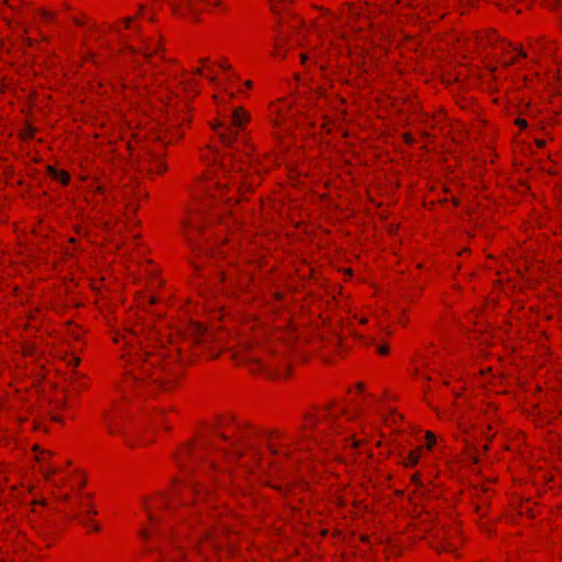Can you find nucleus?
Returning <instances> with one entry per match:
<instances>
[{
  "label": "nucleus",
  "mask_w": 562,
  "mask_h": 562,
  "mask_svg": "<svg viewBox=\"0 0 562 562\" xmlns=\"http://www.w3.org/2000/svg\"><path fill=\"white\" fill-rule=\"evenodd\" d=\"M249 114L241 108H237L234 110L232 115V126H225L222 123H218L216 126H213L214 130L221 128L218 132V136L221 137L222 142L229 147L236 137L235 132L233 131V127L241 128L243 125L248 122Z\"/></svg>",
  "instance_id": "nucleus-1"
},
{
  "label": "nucleus",
  "mask_w": 562,
  "mask_h": 562,
  "mask_svg": "<svg viewBox=\"0 0 562 562\" xmlns=\"http://www.w3.org/2000/svg\"><path fill=\"white\" fill-rule=\"evenodd\" d=\"M50 176L55 180L61 182L63 184H67L68 181H69V175L67 172L63 171V170H57V169L52 168L50 169Z\"/></svg>",
  "instance_id": "nucleus-2"
},
{
  "label": "nucleus",
  "mask_w": 562,
  "mask_h": 562,
  "mask_svg": "<svg viewBox=\"0 0 562 562\" xmlns=\"http://www.w3.org/2000/svg\"><path fill=\"white\" fill-rule=\"evenodd\" d=\"M420 458V452L419 450H413L411 451L407 457H406V460H405V464L406 465H415L417 464L418 460Z\"/></svg>",
  "instance_id": "nucleus-3"
},
{
  "label": "nucleus",
  "mask_w": 562,
  "mask_h": 562,
  "mask_svg": "<svg viewBox=\"0 0 562 562\" xmlns=\"http://www.w3.org/2000/svg\"><path fill=\"white\" fill-rule=\"evenodd\" d=\"M122 340L124 341L125 345L131 346V347H135V345L139 342L138 338L136 337V335L134 333H130V334L122 336Z\"/></svg>",
  "instance_id": "nucleus-4"
},
{
  "label": "nucleus",
  "mask_w": 562,
  "mask_h": 562,
  "mask_svg": "<svg viewBox=\"0 0 562 562\" xmlns=\"http://www.w3.org/2000/svg\"><path fill=\"white\" fill-rule=\"evenodd\" d=\"M335 403H330L327 408H326V413L324 415V419L326 422H328L329 424H331L335 419V415L333 413H330V409L334 407Z\"/></svg>",
  "instance_id": "nucleus-5"
},
{
  "label": "nucleus",
  "mask_w": 562,
  "mask_h": 562,
  "mask_svg": "<svg viewBox=\"0 0 562 562\" xmlns=\"http://www.w3.org/2000/svg\"><path fill=\"white\" fill-rule=\"evenodd\" d=\"M56 472H58V469H57V468H53V467H49V468H45V467H43V468H42V473L44 474V476H45L47 480H49V479H50V476H52L53 474H55Z\"/></svg>",
  "instance_id": "nucleus-6"
},
{
  "label": "nucleus",
  "mask_w": 562,
  "mask_h": 562,
  "mask_svg": "<svg viewBox=\"0 0 562 562\" xmlns=\"http://www.w3.org/2000/svg\"><path fill=\"white\" fill-rule=\"evenodd\" d=\"M81 524H83L86 527H90L94 530H99V526L97 525V522H94L93 520L89 519L88 517H85L82 518L81 520Z\"/></svg>",
  "instance_id": "nucleus-7"
},
{
  "label": "nucleus",
  "mask_w": 562,
  "mask_h": 562,
  "mask_svg": "<svg viewBox=\"0 0 562 562\" xmlns=\"http://www.w3.org/2000/svg\"><path fill=\"white\" fill-rule=\"evenodd\" d=\"M427 441H428V448L430 449L432 445L436 442V438L431 432L426 434Z\"/></svg>",
  "instance_id": "nucleus-8"
},
{
  "label": "nucleus",
  "mask_w": 562,
  "mask_h": 562,
  "mask_svg": "<svg viewBox=\"0 0 562 562\" xmlns=\"http://www.w3.org/2000/svg\"><path fill=\"white\" fill-rule=\"evenodd\" d=\"M156 50H157V48H153V49L147 48L144 52V57L145 58H150L156 53Z\"/></svg>",
  "instance_id": "nucleus-9"
},
{
  "label": "nucleus",
  "mask_w": 562,
  "mask_h": 562,
  "mask_svg": "<svg viewBox=\"0 0 562 562\" xmlns=\"http://www.w3.org/2000/svg\"><path fill=\"white\" fill-rule=\"evenodd\" d=\"M378 352L381 353V355H386L389 352V349L386 346H380L378 348Z\"/></svg>",
  "instance_id": "nucleus-10"
},
{
  "label": "nucleus",
  "mask_w": 562,
  "mask_h": 562,
  "mask_svg": "<svg viewBox=\"0 0 562 562\" xmlns=\"http://www.w3.org/2000/svg\"><path fill=\"white\" fill-rule=\"evenodd\" d=\"M79 361H80L79 358L71 357L69 360V364L76 367L79 364Z\"/></svg>",
  "instance_id": "nucleus-11"
},
{
  "label": "nucleus",
  "mask_w": 562,
  "mask_h": 562,
  "mask_svg": "<svg viewBox=\"0 0 562 562\" xmlns=\"http://www.w3.org/2000/svg\"><path fill=\"white\" fill-rule=\"evenodd\" d=\"M187 241L190 245V247L192 248V250L195 251L196 250V246H195L194 241L192 240V238L188 236L187 237Z\"/></svg>",
  "instance_id": "nucleus-12"
},
{
  "label": "nucleus",
  "mask_w": 562,
  "mask_h": 562,
  "mask_svg": "<svg viewBox=\"0 0 562 562\" xmlns=\"http://www.w3.org/2000/svg\"><path fill=\"white\" fill-rule=\"evenodd\" d=\"M153 379L155 382H159L161 384L164 383L162 376L160 374H157V375L153 374Z\"/></svg>",
  "instance_id": "nucleus-13"
},
{
  "label": "nucleus",
  "mask_w": 562,
  "mask_h": 562,
  "mask_svg": "<svg viewBox=\"0 0 562 562\" xmlns=\"http://www.w3.org/2000/svg\"><path fill=\"white\" fill-rule=\"evenodd\" d=\"M516 123H517L519 126H521V127H526V126H527V122H526L525 120H522V119H518V120L516 121Z\"/></svg>",
  "instance_id": "nucleus-14"
},
{
  "label": "nucleus",
  "mask_w": 562,
  "mask_h": 562,
  "mask_svg": "<svg viewBox=\"0 0 562 562\" xmlns=\"http://www.w3.org/2000/svg\"><path fill=\"white\" fill-rule=\"evenodd\" d=\"M183 85L186 86V89H187V90H190V89H192V88H193L194 82H193V81H187V82H184Z\"/></svg>",
  "instance_id": "nucleus-15"
},
{
  "label": "nucleus",
  "mask_w": 562,
  "mask_h": 562,
  "mask_svg": "<svg viewBox=\"0 0 562 562\" xmlns=\"http://www.w3.org/2000/svg\"><path fill=\"white\" fill-rule=\"evenodd\" d=\"M181 4H186L188 7L192 5L193 0H179Z\"/></svg>",
  "instance_id": "nucleus-16"
},
{
  "label": "nucleus",
  "mask_w": 562,
  "mask_h": 562,
  "mask_svg": "<svg viewBox=\"0 0 562 562\" xmlns=\"http://www.w3.org/2000/svg\"><path fill=\"white\" fill-rule=\"evenodd\" d=\"M42 14L45 19H50L52 18V13L46 11V10H42Z\"/></svg>",
  "instance_id": "nucleus-17"
},
{
  "label": "nucleus",
  "mask_w": 562,
  "mask_h": 562,
  "mask_svg": "<svg viewBox=\"0 0 562 562\" xmlns=\"http://www.w3.org/2000/svg\"><path fill=\"white\" fill-rule=\"evenodd\" d=\"M514 49L518 52L519 56H521V57H526L527 56V54L522 50V48H516L515 47Z\"/></svg>",
  "instance_id": "nucleus-18"
},
{
  "label": "nucleus",
  "mask_w": 562,
  "mask_h": 562,
  "mask_svg": "<svg viewBox=\"0 0 562 562\" xmlns=\"http://www.w3.org/2000/svg\"><path fill=\"white\" fill-rule=\"evenodd\" d=\"M536 144H537L538 147L541 148V147H543L546 145V142L543 139H537Z\"/></svg>",
  "instance_id": "nucleus-19"
},
{
  "label": "nucleus",
  "mask_w": 562,
  "mask_h": 562,
  "mask_svg": "<svg viewBox=\"0 0 562 562\" xmlns=\"http://www.w3.org/2000/svg\"><path fill=\"white\" fill-rule=\"evenodd\" d=\"M156 164H157L158 171L162 172L165 170V166L159 161H156Z\"/></svg>",
  "instance_id": "nucleus-20"
},
{
  "label": "nucleus",
  "mask_w": 562,
  "mask_h": 562,
  "mask_svg": "<svg viewBox=\"0 0 562 562\" xmlns=\"http://www.w3.org/2000/svg\"><path fill=\"white\" fill-rule=\"evenodd\" d=\"M220 67H221L222 69H228V68H229V65H228L226 61H223V63H221V64H220Z\"/></svg>",
  "instance_id": "nucleus-21"
},
{
  "label": "nucleus",
  "mask_w": 562,
  "mask_h": 562,
  "mask_svg": "<svg viewBox=\"0 0 562 562\" xmlns=\"http://www.w3.org/2000/svg\"><path fill=\"white\" fill-rule=\"evenodd\" d=\"M357 390L361 392L363 390V384L362 383H358L357 384Z\"/></svg>",
  "instance_id": "nucleus-22"
},
{
  "label": "nucleus",
  "mask_w": 562,
  "mask_h": 562,
  "mask_svg": "<svg viewBox=\"0 0 562 562\" xmlns=\"http://www.w3.org/2000/svg\"><path fill=\"white\" fill-rule=\"evenodd\" d=\"M235 453H236L237 456H241V454H243V450H240L239 448H236Z\"/></svg>",
  "instance_id": "nucleus-23"
},
{
  "label": "nucleus",
  "mask_w": 562,
  "mask_h": 562,
  "mask_svg": "<svg viewBox=\"0 0 562 562\" xmlns=\"http://www.w3.org/2000/svg\"><path fill=\"white\" fill-rule=\"evenodd\" d=\"M124 22H125L126 27H128L131 24V19H125Z\"/></svg>",
  "instance_id": "nucleus-24"
},
{
  "label": "nucleus",
  "mask_w": 562,
  "mask_h": 562,
  "mask_svg": "<svg viewBox=\"0 0 562 562\" xmlns=\"http://www.w3.org/2000/svg\"><path fill=\"white\" fill-rule=\"evenodd\" d=\"M531 48L533 49L535 53H539V49L536 45L531 44Z\"/></svg>",
  "instance_id": "nucleus-25"
},
{
  "label": "nucleus",
  "mask_w": 562,
  "mask_h": 562,
  "mask_svg": "<svg viewBox=\"0 0 562 562\" xmlns=\"http://www.w3.org/2000/svg\"><path fill=\"white\" fill-rule=\"evenodd\" d=\"M514 63H515V59H510L509 61H506V63H505V66L513 65Z\"/></svg>",
  "instance_id": "nucleus-26"
},
{
  "label": "nucleus",
  "mask_w": 562,
  "mask_h": 562,
  "mask_svg": "<svg viewBox=\"0 0 562 562\" xmlns=\"http://www.w3.org/2000/svg\"><path fill=\"white\" fill-rule=\"evenodd\" d=\"M95 514H97V512H95V510H92V509H91V510L89 509V510L87 512V516H88V515H95Z\"/></svg>",
  "instance_id": "nucleus-27"
},
{
  "label": "nucleus",
  "mask_w": 562,
  "mask_h": 562,
  "mask_svg": "<svg viewBox=\"0 0 562 562\" xmlns=\"http://www.w3.org/2000/svg\"><path fill=\"white\" fill-rule=\"evenodd\" d=\"M142 536H143L144 539H147L148 538L147 531H142Z\"/></svg>",
  "instance_id": "nucleus-28"
},
{
  "label": "nucleus",
  "mask_w": 562,
  "mask_h": 562,
  "mask_svg": "<svg viewBox=\"0 0 562 562\" xmlns=\"http://www.w3.org/2000/svg\"><path fill=\"white\" fill-rule=\"evenodd\" d=\"M441 550L442 551H448V550H450V546H442Z\"/></svg>",
  "instance_id": "nucleus-29"
},
{
  "label": "nucleus",
  "mask_w": 562,
  "mask_h": 562,
  "mask_svg": "<svg viewBox=\"0 0 562 562\" xmlns=\"http://www.w3.org/2000/svg\"><path fill=\"white\" fill-rule=\"evenodd\" d=\"M301 58H302V63H305V60H306L307 56H306V55H304V54H302V55H301Z\"/></svg>",
  "instance_id": "nucleus-30"
},
{
  "label": "nucleus",
  "mask_w": 562,
  "mask_h": 562,
  "mask_svg": "<svg viewBox=\"0 0 562 562\" xmlns=\"http://www.w3.org/2000/svg\"><path fill=\"white\" fill-rule=\"evenodd\" d=\"M127 207H131L133 211H135V206L132 203L127 204Z\"/></svg>",
  "instance_id": "nucleus-31"
},
{
  "label": "nucleus",
  "mask_w": 562,
  "mask_h": 562,
  "mask_svg": "<svg viewBox=\"0 0 562 562\" xmlns=\"http://www.w3.org/2000/svg\"><path fill=\"white\" fill-rule=\"evenodd\" d=\"M195 74H199V75H200V74H202V69H201V68H198V69L195 70Z\"/></svg>",
  "instance_id": "nucleus-32"
},
{
  "label": "nucleus",
  "mask_w": 562,
  "mask_h": 562,
  "mask_svg": "<svg viewBox=\"0 0 562 562\" xmlns=\"http://www.w3.org/2000/svg\"><path fill=\"white\" fill-rule=\"evenodd\" d=\"M251 85H252V83H251V81H247V82H246V86H247L248 88H250V87H251Z\"/></svg>",
  "instance_id": "nucleus-33"
},
{
  "label": "nucleus",
  "mask_w": 562,
  "mask_h": 562,
  "mask_svg": "<svg viewBox=\"0 0 562 562\" xmlns=\"http://www.w3.org/2000/svg\"><path fill=\"white\" fill-rule=\"evenodd\" d=\"M75 22H76L77 24H81V21H79L78 19H75Z\"/></svg>",
  "instance_id": "nucleus-34"
},
{
  "label": "nucleus",
  "mask_w": 562,
  "mask_h": 562,
  "mask_svg": "<svg viewBox=\"0 0 562 562\" xmlns=\"http://www.w3.org/2000/svg\"><path fill=\"white\" fill-rule=\"evenodd\" d=\"M210 81L214 82L215 81V77H210Z\"/></svg>",
  "instance_id": "nucleus-35"
},
{
  "label": "nucleus",
  "mask_w": 562,
  "mask_h": 562,
  "mask_svg": "<svg viewBox=\"0 0 562 562\" xmlns=\"http://www.w3.org/2000/svg\"><path fill=\"white\" fill-rule=\"evenodd\" d=\"M37 460H38V461H43V460H44V458L38 456V457H37Z\"/></svg>",
  "instance_id": "nucleus-36"
}]
</instances>
